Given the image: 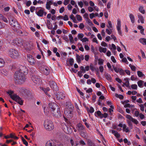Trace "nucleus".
Wrapping results in <instances>:
<instances>
[{"instance_id": "nucleus-1", "label": "nucleus", "mask_w": 146, "mask_h": 146, "mask_svg": "<svg viewBox=\"0 0 146 146\" xmlns=\"http://www.w3.org/2000/svg\"><path fill=\"white\" fill-rule=\"evenodd\" d=\"M43 108L45 114H47L48 113H50L55 117L57 118L60 117L61 116L60 108L56 103H50L48 107L46 105L44 104Z\"/></svg>"}, {"instance_id": "nucleus-2", "label": "nucleus", "mask_w": 146, "mask_h": 146, "mask_svg": "<svg viewBox=\"0 0 146 146\" xmlns=\"http://www.w3.org/2000/svg\"><path fill=\"white\" fill-rule=\"evenodd\" d=\"M14 79L16 83L19 84L23 83L25 80V74L20 72L16 71L14 76Z\"/></svg>"}, {"instance_id": "nucleus-3", "label": "nucleus", "mask_w": 146, "mask_h": 146, "mask_svg": "<svg viewBox=\"0 0 146 146\" xmlns=\"http://www.w3.org/2000/svg\"><path fill=\"white\" fill-rule=\"evenodd\" d=\"M10 96L11 98L13 100L15 101L18 104L20 105H23V101L21 100L20 98L17 95L14 94L13 91L9 90L7 92Z\"/></svg>"}, {"instance_id": "nucleus-4", "label": "nucleus", "mask_w": 146, "mask_h": 146, "mask_svg": "<svg viewBox=\"0 0 146 146\" xmlns=\"http://www.w3.org/2000/svg\"><path fill=\"white\" fill-rule=\"evenodd\" d=\"M126 117L127 119L126 120L127 124L131 129H132L133 127L131 121L136 125L138 124L139 123L137 119L133 118L130 115L127 114L126 115Z\"/></svg>"}, {"instance_id": "nucleus-5", "label": "nucleus", "mask_w": 146, "mask_h": 146, "mask_svg": "<svg viewBox=\"0 0 146 146\" xmlns=\"http://www.w3.org/2000/svg\"><path fill=\"white\" fill-rule=\"evenodd\" d=\"M43 125L45 129L48 131H51L54 129V127L52 122L49 120L45 121Z\"/></svg>"}, {"instance_id": "nucleus-6", "label": "nucleus", "mask_w": 146, "mask_h": 146, "mask_svg": "<svg viewBox=\"0 0 146 146\" xmlns=\"http://www.w3.org/2000/svg\"><path fill=\"white\" fill-rule=\"evenodd\" d=\"M8 54L9 56L13 59L18 58L19 55L18 51L13 49H11L9 50Z\"/></svg>"}, {"instance_id": "nucleus-7", "label": "nucleus", "mask_w": 146, "mask_h": 146, "mask_svg": "<svg viewBox=\"0 0 146 146\" xmlns=\"http://www.w3.org/2000/svg\"><path fill=\"white\" fill-rule=\"evenodd\" d=\"M8 41L9 43L12 45L21 46L23 44L22 41L20 39L15 38L13 39L12 38L11 39H8Z\"/></svg>"}, {"instance_id": "nucleus-8", "label": "nucleus", "mask_w": 146, "mask_h": 146, "mask_svg": "<svg viewBox=\"0 0 146 146\" xmlns=\"http://www.w3.org/2000/svg\"><path fill=\"white\" fill-rule=\"evenodd\" d=\"M73 109L72 107L66 108L64 110V113L67 117L71 118L73 116Z\"/></svg>"}, {"instance_id": "nucleus-9", "label": "nucleus", "mask_w": 146, "mask_h": 146, "mask_svg": "<svg viewBox=\"0 0 146 146\" xmlns=\"http://www.w3.org/2000/svg\"><path fill=\"white\" fill-rule=\"evenodd\" d=\"M27 59L30 64L31 65H34L36 63V61L34 57L31 54H27Z\"/></svg>"}, {"instance_id": "nucleus-10", "label": "nucleus", "mask_w": 146, "mask_h": 146, "mask_svg": "<svg viewBox=\"0 0 146 146\" xmlns=\"http://www.w3.org/2000/svg\"><path fill=\"white\" fill-rule=\"evenodd\" d=\"M39 8L40 9L38 10V11L36 12V15L40 17H42L44 15L45 16L47 13L44 11V9L42 7H40Z\"/></svg>"}, {"instance_id": "nucleus-11", "label": "nucleus", "mask_w": 146, "mask_h": 146, "mask_svg": "<svg viewBox=\"0 0 146 146\" xmlns=\"http://www.w3.org/2000/svg\"><path fill=\"white\" fill-rule=\"evenodd\" d=\"M31 79L36 84H39L41 81L39 76L35 75L32 76Z\"/></svg>"}, {"instance_id": "nucleus-12", "label": "nucleus", "mask_w": 146, "mask_h": 146, "mask_svg": "<svg viewBox=\"0 0 146 146\" xmlns=\"http://www.w3.org/2000/svg\"><path fill=\"white\" fill-rule=\"evenodd\" d=\"M16 71L20 72V73H23L25 75L27 73L28 70L25 66L21 65L20 66Z\"/></svg>"}, {"instance_id": "nucleus-13", "label": "nucleus", "mask_w": 146, "mask_h": 146, "mask_svg": "<svg viewBox=\"0 0 146 146\" xmlns=\"http://www.w3.org/2000/svg\"><path fill=\"white\" fill-rule=\"evenodd\" d=\"M118 126L120 127H122L123 131L126 133H128L130 131V130L129 128L127 127L125 124H123L122 122H120L118 125Z\"/></svg>"}, {"instance_id": "nucleus-14", "label": "nucleus", "mask_w": 146, "mask_h": 146, "mask_svg": "<svg viewBox=\"0 0 146 146\" xmlns=\"http://www.w3.org/2000/svg\"><path fill=\"white\" fill-rule=\"evenodd\" d=\"M45 146H64L62 144H56L52 140L48 141L46 143Z\"/></svg>"}, {"instance_id": "nucleus-15", "label": "nucleus", "mask_w": 146, "mask_h": 146, "mask_svg": "<svg viewBox=\"0 0 146 146\" xmlns=\"http://www.w3.org/2000/svg\"><path fill=\"white\" fill-rule=\"evenodd\" d=\"M64 127H64V131L66 133L68 134H70L72 132V129L71 127L69 126H66V125L64 124Z\"/></svg>"}, {"instance_id": "nucleus-16", "label": "nucleus", "mask_w": 146, "mask_h": 146, "mask_svg": "<svg viewBox=\"0 0 146 146\" xmlns=\"http://www.w3.org/2000/svg\"><path fill=\"white\" fill-rule=\"evenodd\" d=\"M55 95L56 98L58 100L62 99H63L65 95L62 92H58L55 93Z\"/></svg>"}, {"instance_id": "nucleus-17", "label": "nucleus", "mask_w": 146, "mask_h": 146, "mask_svg": "<svg viewBox=\"0 0 146 146\" xmlns=\"http://www.w3.org/2000/svg\"><path fill=\"white\" fill-rule=\"evenodd\" d=\"M49 84L51 88L53 90H56L57 85L55 82L53 81H51L50 82Z\"/></svg>"}, {"instance_id": "nucleus-18", "label": "nucleus", "mask_w": 146, "mask_h": 146, "mask_svg": "<svg viewBox=\"0 0 146 146\" xmlns=\"http://www.w3.org/2000/svg\"><path fill=\"white\" fill-rule=\"evenodd\" d=\"M9 23L11 26L12 27H16L17 25V23L15 19L12 18L9 21Z\"/></svg>"}, {"instance_id": "nucleus-19", "label": "nucleus", "mask_w": 146, "mask_h": 146, "mask_svg": "<svg viewBox=\"0 0 146 146\" xmlns=\"http://www.w3.org/2000/svg\"><path fill=\"white\" fill-rule=\"evenodd\" d=\"M76 128L79 132L82 131H84L85 129V127L83 125L80 123H79L77 125Z\"/></svg>"}, {"instance_id": "nucleus-20", "label": "nucleus", "mask_w": 146, "mask_h": 146, "mask_svg": "<svg viewBox=\"0 0 146 146\" xmlns=\"http://www.w3.org/2000/svg\"><path fill=\"white\" fill-rule=\"evenodd\" d=\"M76 61L78 63L80 62L81 60H83L84 59V56L83 55H79L78 54H76Z\"/></svg>"}, {"instance_id": "nucleus-21", "label": "nucleus", "mask_w": 146, "mask_h": 146, "mask_svg": "<svg viewBox=\"0 0 146 146\" xmlns=\"http://www.w3.org/2000/svg\"><path fill=\"white\" fill-rule=\"evenodd\" d=\"M96 80L95 78H92L91 79H89L87 80L86 83L88 85H90L92 83L94 84L96 83Z\"/></svg>"}, {"instance_id": "nucleus-22", "label": "nucleus", "mask_w": 146, "mask_h": 146, "mask_svg": "<svg viewBox=\"0 0 146 146\" xmlns=\"http://www.w3.org/2000/svg\"><path fill=\"white\" fill-rule=\"evenodd\" d=\"M138 19L137 21L138 23H140V22L142 23H144L143 17L142 15L140 14L138 15Z\"/></svg>"}, {"instance_id": "nucleus-23", "label": "nucleus", "mask_w": 146, "mask_h": 146, "mask_svg": "<svg viewBox=\"0 0 146 146\" xmlns=\"http://www.w3.org/2000/svg\"><path fill=\"white\" fill-rule=\"evenodd\" d=\"M110 132L117 138H118L120 137V135L117 131L113 130H110Z\"/></svg>"}, {"instance_id": "nucleus-24", "label": "nucleus", "mask_w": 146, "mask_h": 146, "mask_svg": "<svg viewBox=\"0 0 146 146\" xmlns=\"http://www.w3.org/2000/svg\"><path fill=\"white\" fill-rule=\"evenodd\" d=\"M42 72L45 75H47L49 74L50 72L49 68L48 67L43 68L42 71Z\"/></svg>"}, {"instance_id": "nucleus-25", "label": "nucleus", "mask_w": 146, "mask_h": 146, "mask_svg": "<svg viewBox=\"0 0 146 146\" xmlns=\"http://www.w3.org/2000/svg\"><path fill=\"white\" fill-rule=\"evenodd\" d=\"M110 49L111 50H112L113 53H114V55H115L116 53V51H115L116 50V46L115 45L113 44H112L111 47L110 48Z\"/></svg>"}, {"instance_id": "nucleus-26", "label": "nucleus", "mask_w": 146, "mask_h": 146, "mask_svg": "<svg viewBox=\"0 0 146 146\" xmlns=\"http://www.w3.org/2000/svg\"><path fill=\"white\" fill-rule=\"evenodd\" d=\"M129 17L130 18L131 22L133 23L135 22V18L134 15L132 13L130 14L129 15Z\"/></svg>"}, {"instance_id": "nucleus-27", "label": "nucleus", "mask_w": 146, "mask_h": 146, "mask_svg": "<svg viewBox=\"0 0 146 146\" xmlns=\"http://www.w3.org/2000/svg\"><path fill=\"white\" fill-rule=\"evenodd\" d=\"M129 79L128 78H125L124 79V80L125 81V82L123 83L124 85H125L126 87H128L129 86Z\"/></svg>"}, {"instance_id": "nucleus-28", "label": "nucleus", "mask_w": 146, "mask_h": 146, "mask_svg": "<svg viewBox=\"0 0 146 146\" xmlns=\"http://www.w3.org/2000/svg\"><path fill=\"white\" fill-rule=\"evenodd\" d=\"M42 90L44 92L45 94L46 95H47L49 97H50V96L49 94H48L47 93V92L50 90V88H49L47 87L46 88H42Z\"/></svg>"}, {"instance_id": "nucleus-29", "label": "nucleus", "mask_w": 146, "mask_h": 146, "mask_svg": "<svg viewBox=\"0 0 146 146\" xmlns=\"http://www.w3.org/2000/svg\"><path fill=\"white\" fill-rule=\"evenodd\" d=\"M139 42L143 45H146V38H141L139 39Z\"/></svg>"}, {"instance_id": "nucleus-30", "label": "nucleus", "mask_w": 146, "mask_h": 146, "mask_svg": "<svg viewBox=\"0 0 146 146\" xmlns=\"http://www.w3.org/2000/svg\"><path fill=\"white\" fill-rule=\"evenodd\" d=\"M99 50L100 52L106 53L107 51V48H103L101 46L99 47Z\"/></svg>"}, {"instance_id": "nucleus-31", "label": "nucleus", "mask_w": 146, "mask_h": 146, "mask_svg": "<svg viewBox=\"0 0 146 146\" xmlns=\"http://www.w3.org/2000/svg\"><path fill=\"white\" fill-rule=\"evenodd\" d=\"M144 83V82L143 81L140 80L137 82V83L139 87L140 88H143Z\"/></svg>"}, {"instance_id": "nucleus-32", "label": "nucleus", "mask_w": 146, "mask_h": 146, "mask_svg": "<svg viewBox=\"0 0 146 146\" xmlns=\"http://www.w3.org/2000/svg\"><path fill=\"white\" fill-rule=\"evenodd\" d=\"M70 18L72 20L73 22L75 23H78L75 17H74L73 14H72L70 15Z\"/></svg>"}, {"instance_id": "nucleus-33", "label": "nucleus", "mask_w": 146, "mask_h": 146, "mask_svg": "<svg viewBox=\"0 0 146 146\" xmlns=\"http://www.w3.org/2000/svg\"><path fill=\"white\" fill-rule=\"evenodd\" d=\"M121 21L119 19L117 20V24L116 26L117 29H121Z\"/></svg>"}, {"instance_id": "nucleus-34", "label": "nucleus", "mask_w": 146, "mask_h": 146, "mask_svg": "<svg viewBox=\"0 0 146 146\" xmlns=\"http://www.w3.org/2000/svg\"><path fill=\"white\" fill-rule=\"evenodd\" d=\"M86 22L88 23V24L90 26H93L94 25L92 22L90 20L89 18L85 20Z\"/></svg>"}, {"instance_id": "nucleus-35", "label": "nucleus", "mask_w": 146, "mask_h": 146, "mask_svg": "<svg viewBox=\"0 0 146 146\" xmlns=\"http://www.w3.org/2000/svg\"><path fill=\"white\" fill-rule=\"evenodd\" d=\"M139 11L142 14H144L145 13V10L144 8L142 6H140L139 9Z\"/></svg>"}, {"instance_id": "nucleus-36", "label": "nucleus", "mask_w": 146, "mask_h": 146, "mask_svg": "<svg viewBox=\"0 0 146 146\" xmlns=\"http://www.w3.org/2000/svg\"><path fill=\"white\" fill-rule=\"evenodd\" d=\"M108 24L107 25V27L108 29H111L113 27V26L111 22L110 21H108Z\"/></svg>"}, {"instance_id": "nucleus-37", "label": "nucleus", "mask_w": 146, "mask_h": 146, "mask_svg": "<svg viewBox=\"0 0 146 146\" xmlns=\"http://www.w3.org/2000/svg\"><path fill=\"white\" fill-rule=\"evenodd\" d=\"M69 40L71 43H73L74 41L73 39V37L71 34H69L68 35Z\"/></svg>"}, {"instance_id": "nucleus-38", "label": "nucleus", "mask_w": 146, "mask_h": 146, "mask_svg": "<svg viewBox=\"0 0 146 146\" xmlns=\"http://www.w3.org/2000/svg\"><path fill=\"white\" fill-rule=\"evenodd\" d=\"M137 74L139 77H143L145 76V75L142 72L140 71H137Z\"/></svg>"}, {"instance_id": "nucleus-39", "label": "nucleus", "mask_w": 146, "mask_h": 146, "mask_svg": "<svg viewBox=\"0 0 146 146\" xmlns=\"http://www.w3.org/2000/svg\"><path fill=\"white\" fill-rule=\"evenodd\" d=\"M106 104L110 106L111 108H114V106L112 105V103L110 101H107Z\"/></svg>"}, {"instance_id": "nucleus-40", "label": "nucleus", "mask_w": 146, "mask_h": 146, "mask_svg": "<svg viewBox=\"0 0 146 146\" xmlns=\"http://www.w3.org/2000/svg\"><path fill=\"white\" fill-rule=\"evenodd\" d=\"M129 66L132 71H135L136 70V68L135 66L132 65L131 64H129Z\"/></svg>"}, {"instance_id": "nucleus-41", "label": "nucleus", "mask_w": 146, "mask_h": 146, "mask_svg": "<svg viewBox=\"0 0 146 146\" xmlns=\"http://www.w3.org/2000/svg\"><path fill=\"white\" fill-rule=\"evenodd\" d=\"M121 62H122L125 63L126 64H129V62L127 60V58L125 57L123 58L121 60Z\"/></svg>"}, {"instance_id": "nucleus-42", "label": "nucleus", "mask_w": 146, "mask_h": 146, "mask_svg": "<svg viewBox=\"0 0 146 146\" xmlns=\"http://www.w3.org/2000/svg\"><path fill=\"white\" fill-rule=\"evenodd\" d=\"M83 43L88 42L89 41L88 38L86 37H84L80 40Z\"/></svg>"}, {"instance_id": "nucleus-43", "label": "nucleus", "mask_w": 146, "mask_h": 146, "mask_svg": "<svg viewBox=\"0 0 146 146\" xmlns=\"http://www.w3.org/2000/svg\"><path fill=\"white\" fill-rule=\"evenodd\" d=\"M84 131H82L79 132L80 135L84 137H85L86 136V134Z\"/></svg>"}, {"instance_id": "nucleus-44", "label": "nucleus", "mask_w": 146, "mask_h": 146, "mask_svg": "<svg viewBox=\"0 0 146 146\" xmlns=\"http://www.w3.org/2000/svg\"><path fill=\"white\" fill-rule=\"evenodd\" d=\"M115 95L117 98H118L121 99H122L123 98V96L121 95H119L117 94H115Z\"/></svg>"}, {"instance_id": "nucleus-45", "label": "nucleus", "mask_w": 146, "mask_h": 146, "mask_svg": "<svg viewBox=\"0 0 146 146\" xmlns=\"http://www.w3.org/2000/svg\"><path fill=\"white\" fill-rule=\"evenodd\" d=\"M76 17L77 20L80 22L82 20V17L80 15H76Z\"/></svg>"}, {"instance_id": "nucleus-46", "label": "nucleus", "mask_w": 146, "mask_h": 146, "mask_svg": "<svg viewBox=\"0 0 146 146\" xmlns=\"http://www.w3.org/2000/svg\"><path fill=\"white\" fill-rule=\"evenodd\" d=\"M131 79L132 81L136 80L137 79V77L136 76L133 75L131 77Z\"/></svg>"}, {"instance_id": "nucleus-47", "label": "nucleus", "mask_w": 146, "mask_h": 146, "mask_svg": "<svg viewBox=\"0 0 146 146\" xmlns=\"http://www.w3.org/2000/svg\"><path fill=\"white\" fill-rule=\"evenodd\" d=\"M131 87L133 89L137 90V86L136 84H133L131 85Z\"/></svg>"}, {"instance_id": "nucleus-48", "label": "nucleus", "mask_w": 146, "mask_h": 146, "mask_svg": "<svg viewBox=\"0 0 146 146\" xmlns=\"http://www.w3.org/2000/svg\"><path fill=\"white\" fill-rule=\"evenodd\" d=\"M83 17L85 20L89 19V15L88 13H85L83 15Z\"/></svg>"}, {"instance_id": "nucleus-49", "label": "nucleus", "mask_w": 146, "mask_h": 146, "mask_svg": "<svg viewBox=\"0 0 146 146\" xmlns=\"http://www.w3.org/2000/svg\"><path fill=\"white\" fill-rule=\"evenodd\" d=\"M112 32V29H111L110 30L107 29L106 30V32L109 35H111Z\"/></svg>"}, {"instance_id": "nucleus-50", "label": "nucleus", "mask_w": 146, "mask_h": 146, "mask_svg": "<svg viewBox=\"0 0 146 146\" xmlns=\"http://www.w3.org/2000/svg\"><path fill=\"white\" fill-rule=\"evenodd\" d=\"M22 140L23 144L26 146H27L28 144L27 142L23 137H22Z\"/></svg>"}, {"instance_id": "nucleus-51", "label": "nucleus", "mask_w": 146, "mask_h": 146, "mask_svg": "<svg viewBox=\"0 0 146 146\" xmlns=\"http://www.w3.org/2000/svg\"><path fill=\"white\" fill-rule=\"evenodd\" d=\"M78 39H82V38L84 36V35L82 33H79L78 34V36H77Z\"/></svg>"}, {"instance_id": "nucleus-52", "label": "nucleus", "mask_w": 146, "mask_h": 146, "mask_svg": "<svg viewBox=\"0 0 146 146\" xmlns=\"http://www.w3.org/2000/svg\"><path fill=\"white\" fill-rule=\"evenodd\" d=\"M104 60L102 59H99L98 60V64L99 65L102 66L103 64Z\"/></svg>"}, {"instance_id": "nucleus-53", "label": "nucleus", "mask_w": 146, "mask_h": 146, "mask_svg": "<svg viewBox=\"0 0 146 146\" xmlns=\"http://www.w3.org/2000/svg\"><path fill=\"white\" fill-rule=\"evenodd\" d=\"M121 75H124L125 72L121 68H120L119 72Z\"/></svg>"}, {"instance_id": "nucleus-54", "label": "nucleus", "mask_w": 146, "mask_h": 146, "mask_svg": "<svg viewBox=\"0 0 146 146\" xmlns=\"http://www.w3.org/2000/svg\"><path fill=\"white\" fill-rule=\"evenodd\" d=\"M113 68L114 71L117 73L119 72L121 68H118L115 67H113Z\"/></svg>"}, {"instance_id": "nucleus-55", "label": "nucleus", "mask_w": 146, "mask_h": 146, "mask_svg": "<svg viewBox=\"0 0 146 146\" xmlns=\"http://www.w3.org/2000/svg\"><path fill=\"white\" fill-rule=\"evenodd\" d=\"M51 7V5L46 3V8L48 10H50Z\"/></svg>"}, {"instance_id": "nucleus-56", "label": "nucleus", "mask_w": 146, "mask_h": 146, "mask_svg": "<svg viewBox=\"0 0 146 146\" xmlns=\"http://www.w3.org/2000/svg\"><path fill=\"white\" fill-rule=\"evenodd\" d=\"M63 39L65 40L66 42H68L69 41V39L68 38V37L67 36L64 35L63 36Z\"/></svg>"}, {"instance_id": "nucleus-57", "label": "nucleus", "mask_w": 146, "mask_h": 146, "mask_svg": "<svg viewBox=\"0 0 146 146\" xmlns=\"http://www.w3.org/2000/svg\"><path fill=\"white\" fill-rule=\"evenodd\" d=\"M101 113V111H97L95 113V114L96 116H98L99 117V116H100V115Z\"/></svg>"}, {"instance_id": "nucleus-58", "label": "nucleus", "mask_w": 146, "mask_h": 146, "mask_svg": "<svg viewBox=\"0 0 146 146\" xmlns=\"http://www.w3.org/2000/svg\"><path fill=\"white\" fill-rule=\"evenodd\" d=\"M114 108H110L109 109V114L110 115H112V112H113V109Z\"/></svg>"}, {"instance_id": "nucleus-59", "label": "nucleus", "mask_w": 146, "mask_h": 146, "mask_svg": "<svg viewBox=\"0 0 146 146\" xmlns=\"http://www.w3.org/2000/svg\"><path fill=\"white\" fill-rule=\"evenodd\" d=\"M88 10L89 12H91L93 11L94 10V9L93 7H88Z\"/></svg>"}, {"instance_id": "nucleus-60", "label": "nucleus", "mask_w": 146, "mask_h": 146, "mask_svg": "<svg viewBox=\"0 0 146 146\" xmlns=\"http://www.w3.org/2000/svg\"><path fill=\"white\" fill-rule=\"evenodd\" d=\"M74 63V60L73 58H70L69 60V63L71 65H72Z\"/></svg>"}, {"instance_id": "nucleus-61", "label": "nucleus", "mask_w": 146, "mask_h": 146, "mask_svg": "<svg viewBox=\"0 0 146 146\" xmlns=\"http://www.w3.org/2000/svg\"><path fill=\"white\" fill-rule=\"evenodd\" d=\"M1 19L5 23H8V21L6 18L5 17L2 16Z\"/></svg>"}, {"instance_id": "nucleus-62", "label": "nucleus", "mask_w": 146, "mask_h": 146, "mask_svg": "<svg viewBox=\"0 0 146 146\" xmlns=\"http://www.w3.org/2000/svg\"><path fill=\"white\" fill-rule=\"evenodd\" d=\"M111 61L114 63H116V60L115 57L113 56H111Z\"/></svg>"}, {"instance_id": "nucleus-63", "label": "nucleus", "mask_w": 146, "mask_h": 146, "mask_svg": "<svg viewBox=\"0 0 146 146\" xmlns=\"http://www.w3.org/2000/svg\"><path fill=\"white\" fill-rule=\"evenodd\" d=\"M35 10V7L34 6H31L30 8V11L31 12H33Z\"/></svg>"}, {"instance_id": "nucleus-64", "label": "nucleus", "mask_w": 146, "mask_h": 146, "mask_svg": "<svg viewBox=\"0 0 146 146\" xmlns=\"http://www.w3.org/2000/svg\"><path fill=\"white\" fill-rule=\"evenodd\" d=\"M101 45L102 46L105 47L108 46V45H107V44L106 42H102L101 43Z\"/></svg>"}]
</instances>
